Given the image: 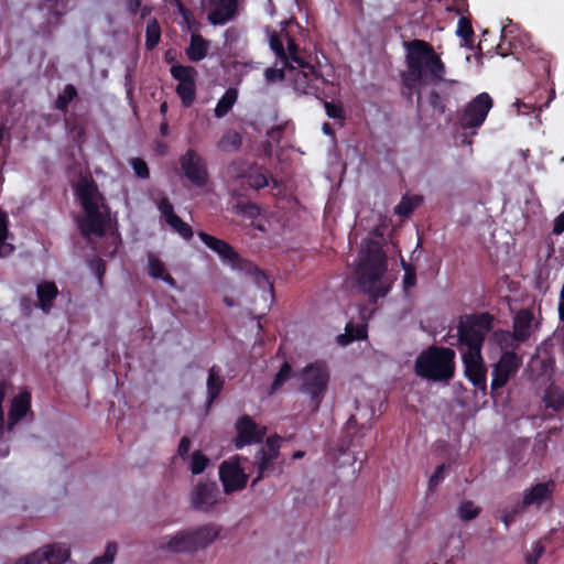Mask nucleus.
I'll use <instances>...</instances> for the list:
<instances>
[{"instance_id": "obj_64", "label": "nucleus", "mask_w": 564, "mask_h": 564, "mask_svg": "<svg viewBox=\"0 0 564 564\" xmlns=\"http://www.w3.org/2000/svg\"><path fill=\"white\" fill-rule=\"evenodd\" d=\"M225 303L228 305V306H232L234 303L231 300H229L228 297L225 299Z\"/></svg>"}, {"instance_id": "obj_31", "label": "nucleus", "mask_w": 564, "mask_h": 564, "mask_svg": "<svg viewBox=\"0 0 564 564\" xmlns=\"http://www.w3.org/2000/svg\"><path fill=\"white\" fill-rule=\"evenodd\" d=\"M241 144V139L239 133L236 131L229 130L224 133L220 140L217 143L219 150L224 152H231L237 150Z\"/></svg>"}, {"instance_id": "obj_4", "label": "nucleus", "mask_w": 564, "mask_h": 564, "mask_svg": "<svg viewBox=\"0 0 564 564\" xmlns=\"http://www.w3.org/2000/svg\"><path fill=\"white\" fill-rule=\"evenodd\" d=\"M75 194L85 212V217L79 220L82 234L86 237L102 236L109 212L93 178L82 177L75 186Z\"/></svg>"}, {"instance_id": "obj_1", "label": "nucleus", "mask_w": 564, "mask_h": 564, "mask_svg": "<svg viewBox=\"0 0 564 564\" xmlns=\"http://www.w3.org/2000/svg\"><path fill=\"white\" fill-rule=\"evenodd\" d=\"M386 272L387 258L380 243L366 239L361 243L355 275L359 289L370 300H377L389 292L391 281Z\"/></svg>"}, {"instance_id": "obj_30", "label": "nucleus", "mask_w": 564, "mask_h": 564, "mask_svg": "<svg viewBox=\"0 0 564 564\" xmlns=\"http://www.w3.org/2000/svg\"><path fill=\"white\" fill-rule=\"evenodd\" d=\"M237 97L238 94L236 89H227L215 107V116L217 118L225 117L235 105Z\"/></svg>"}, {"instance_id": "obj_61", "label": "nucleus", "mask_w": 564, "mask_h": 564, "mask_svg": "<svg viewBox=\"0 0 564 564\" xmlns=\"http://www.w3.org/2000/svg\"><path fill=\"white\" fill-rule=\"evenodd\" d=\"M160 111H161L162 115L166 113V111H167V104L165 101L161 104Z\"/></svg>"}, {"instance_id": "obj_15", "label": "nucleus", "mask_w": 564, "mask_h": 564, "mask_svg": "<svg viewBox=\"0 0 564 564\" xmlns=\"http://www.w3.org/2000/svg\"><path fill=\"white\" fill-rule=\"evenodd\" d=\"M236 430L235 446L237 448L258 443L265 435V429L257 425L249 416L240 417L236 423Z\"/></svg>"}, {"instance_id": "obj_43", "label": "nucleus", "mask_w": 564, "mask_h": 564, "mask_svg": "<svg viewBox=\"0 0 564 564\" xmlns=\"http://www.w3.org/2000/svg\"><path fill=\"white\" fill-rule=\"evenodd\" d=\"M429 105L440 113H444L446 109L445 100L436 93L431 91L427 98Z\"/></svg>"}, {"instance_id": "obj_54", "label": "nucleus", "mask_w": 564, "mask_h": 564, "mask_svg": "<svg viewBox=\"0 0 564 564\" xmlns=\"http://www.w3.org/2000/svg\"><path fill=\"white\" fill-rule=\"evenodd\" d=\"M558 316H560L561 321H564V285L562 286V290L560 293Z\"/></svg>"}, {"instance_id": "obj_49", "label": "nucleus", "mask_w": 564, "mask_h": 564, "mask_svg": "<svg viewBox=\"0 0 564 564\" xmlns=\"http://www.w3.org/2000/svg\"><path fill=\"white\" fill-rule=\"evenodd\" d=\"M324 108L329 118H334V119L343 118V109L340 106L335 105L333 102L325 101Z\"/></svg>"}, {"instance_id": "obj_50", "label": "nucleus", "mask_w": 564, "mask_h": 564, "mask_svg": "<svg viewBox=\"0 0 564 564\" xmlns=\"http://www.w3.org/2000/svg\"><path fill=\"white\" fill-rule=\"evenodd\" d=\"M552 232L554 235H561L564 232V212H562L553 221Z\"/></svg>"}, {"instance_id": "obj_7", "label": "nucleus", "mask_w": 564, "mask_h": 564, "mask_svg": "<svg viewBox=\"0 0 564 564\" xmlns=\"http://www.w3.org/2000/svg\"><path fill=\"white\" fill-rule=\"evenodd\" d=\"M300 390L308 395L316 410L322 402L329 382V371L325 362L315 361L303 368L300 375Z\"/></svg>"}, {"instance_id": "obj_29", "label": "nucleus", "mask_w": 564, "mask_h": 564, "mask_svg": "<svg viewBox=\"0 0 564 564\" xmlns=\"http://www.w3.org/2000/svg\"><path fill=\"white\" fill-rule=\"evenodd\" d=\"M543 402L546 408L560 411L564 408V390L556 386H551L544 393Z\"/></svg>"}, {"instance_id": "obj_34", "label": "nucleus", "mask_w": 564, "mask_h": 564, "mask_svg": "<svg viewBox=\"0 0 564 564\" xmlns=\"http://www.w3.org/2000/svg\"><path fill=\"white\" fill-rule=\"evenodd\" d=\"M422 199L419 196L403 197L401 202L394 207V213L399 216H408L412 210L421 204Z\"/></svg>"}, {"instance_id": "obj_23", "label": "nucleus", "mask_w": 564, "mask_h": 564, "mask_svg": "<svg viewBox=\"0 0 564 564\" xmlns=\"http://www.w3.org/2000/svg\"><path fill=\"white\" fill-rule=\"evenodd\" d=\"M148 274L156 280L164 281L169 286L175 288L176 282L167 272L165 263L154 253H149L147 259Z\"/></svg>"}, {"instance_id": "obj_36", "label": "nucleus", "mask_w": 564, "mask_h": 564, "mask_svg": "<svg viewBox=\"0 0 564 564\" xmlns=\"http://www.w3.org/2000/svg\"><path fill=\"white\" fill-rule=\"evenodd\" d=\"M77 96V90L73 85H66L62 94L55 100V107L58 110H65L68 104Z\"/></svg>"}, {"instance_id": "obj_63", "label": "nucleus", "mask_w": 564, "mask_h": 564, "mask_svg": "<svg viewBox=\"0 0 564 564\" xmlns=\"http://www.w3.org/2000/svg\"><path fill=\"white\" fill-rule=\"evenodd\" d=\"M304 453L303 452H296L293 454V458L297 459V458H301L303 457Z\"/></svg>"}, {"instance_id": "obj_59", "label": "nucleus", "mask_w": 564, "mask_h": 564, "mask_svg": "<svg viewBox=\"0 0 564 564\" xmlns=\"http://www.w3.org/2000/svg\"><path fill=\"white\" fill-rule=\"evenodd\" d=\"M246 210L250 216L259 215V208L256 205H248L246 207Z\"/></svg>"}, {"instance_id": "obj_57", "label": "nucleus", "mask_w": 564, "mask_h": 564, "mask_svg": "<svg viewBox=\"0 0 564 564\" xmlns=\"http://www.w3.org/2000/svg\"><path fill=\"white\" fill-rule=\"evenodd\" d=\"M141 6L140 0H129L128 8L131 12H135Z\"/></svg>"}, {"instance_id": "obj_18", "label": "nucleus", "mask_w": 564, "mask_h": 564, "mask_svg": "<svg viewBox=\"0 0 564 564\" xmlns=\"http://www.w3.org/2000/svg\"><path fill=\"white\" fill-rule=\"evenodd\" d=\"M280 437H269L267 440V449H262L260 452V455L258 457L257 462V471L258 475L254 478L252 485L261 480L265 474V471L269 469V466L272 460H274L278 457L279 454V447H280Z\"/></svg>"}, {"instance_id": "obj_33", "label": "nucleus", "mask_w": 564, "mask_h": 564, "mask_svg": "<svg viewBox=\"0 0 564 564\" xmlns=\"http://www.w3.org/2000/svg\"><path fill=\"white\" fill-rule=\"evenodd\" d=\"M147 39L145 46L148 50H152L160 41L161 30L155 19H150L147 23Z\"/></svg>"}, {"instance_id": "obj_48", "label": "nucleus", "mask_w": 564, "mask_h": 564, "mask_svg": "<svg viewBox=\"0 0 564 564\" xmlns=\"http://www.w3.org/2000/svg\"><path fill=\"white\" fill-rule=\"evenodd\" d=\"M444 469H445L444 465L437 466V468L434 470V473L430 477L429 488L431 490L434 489L436 486H438V484L443 480V478H444Z\"/></svg>"}, {"instance_id": "obj_39", "label": "nucleus", "mask_w": 564, "mask_h": 564, "mask_svg": "<svg viewBox=\"0 0 564 564\" xmlns=\"http://www.w3.org/2000/svg\"><path fill=\"white\" fill-rule=\"evenodd\" d=\"M480 509L471 501H464L458 507V514L462 520L469 521L479 514Z\"/></svg>"}, {"instance_id": "obj_9", "label": "nucleus", "mask_w": 564, "mask_h": 564, "mask_svg": "<svg viewBox=\"0 0 564 564\" xmlns=\"http://www.w3.org/2000/svg\"><path fill=\"white\" fill-rule=\"evenodd\" d=\"M492 108V99L487 93L477 95L468 102L460 117V126L464 129L480 127Z\"/></svg>"}, {"instance_id": "obj_13", "label": "nucleus", "mask_w": 564, "mask_h": 564, "mask_svg": "<svg viewBox=\"0 0 564 564\" xmlns=\"http://www.w3.org/2000/svg\"><path fill=\"white\" fill-rule=\"evenodd\" d=\"M219 476L226 492L242 489L248 479L245 468L240 466L238 457L224 462L219 468Z\"/></svg>"}, {"instance_id": "obj_3", "label": "nucleus", "mask_w": 564, "mask_h": 564, "mask_svg": "<svg viewBox=\"0 0 564 564\" xmlns=\"http://www.w3.org/2000/svg\"><path fill=\"white\" fill-rule=\"evenodd\" d=\"M406 70L402 79L408 88H414L424 78L432 82L444 80L445 65L433 47L421 40H414L408 45Z\"/></svg>"}, {"instance_id": "obj_55", "label": "nucleus", "mask_w": 564, "mask_h": 564, "mask_svg": "<svg viewBox=\"0 0 564 564\" xmlns=\"http://www.w3.org/2000/svg\"><path fill=\"white\" fill-rule=\"evenodd\" d=\"M172 2L177 7L178 12L187 20L189 12L185 9L181 0H172Z\"/></svg>"}, {"instance_id": "obj_28", "label": "nucleus", "mask_w": 564, "mask_h": 564, "mask_svg": "<svg viewBox=\"0 0 564 564\" xmlns=\"http://www.w3.org/2000/svg\"><path fill=\"white\" fill-rule=\"evenodd\" d=\"M11 240L12 236L8 231V217L0 210V258L8 257L14 250Z\"/></svg>"}, {"instance_id": "obj_20", "label": "nucleus", "mask_w": 564, "mask_h": 564, "mask_svg": "<svg viewBox=\"0 0 564 564\" xmlns=\"http://www.w3.org/2000/svg\"><path fill=\"white\" fill-rule=\"evenodd\" d=\"M554 486L555 484L553 480L534 485L531 489L523 494V507L533 505L541 506L544 501L551 498Z\"/></svg>"}, {"instance_id": "obj_41", "label": "nucleus", "mask_w": 564, "mask_h": 564, "mask_svg": "<svg viewBox=\"0 0 564 564\" xmlns=\"http://www.w3.org/2000/svg\"><path fill=\"white\" fill-rule=\"evenodd\" d=\"M544 553V546L540 541L532 544L531 552L525 557V564H538Z\"/></svg>"}, {"instance_id": "obj_40", "label": "nucleus", "mask_w": 564, "mask_h": 564, "mask_svg": "<svg viewBox=\"0 0 564 564\" xmlns=\"http://www.w3.org/2000/svg\"><path fill=\"white\" fill-rule=\"evenodd\" d=\"M291 376V366L288 362H284L276 373L270 393L275 392L286 380H289Z\"/></svg>"}, {"instance_id": "obj_52", "label": "nucleus", "mask_w": 564, "mask_h": 564, "mask_svg": "<svg viewBox=\"0 0 564 564\" xmlns=\"http://www.w3.org/2000/svg\"><path fill=\"white\" fill-rule=\"evenodd\" d=\"M514 106L517 107L518 113H528L533 108L531 104L522 102L520 100H517Z\"/></svg>"}, {"instance_id": "obj_21", "label": "nucleus", "mask_w": 564, "mask_h": 564, "mask_svg": "<svg viewBox=\"0 0 564 564\" xmlns=\"http://www.w3.org/2000/svg\"><path fill=\"white\" fill-rule=\"evenodd\" d=\"M200 240L213 251H215L223 261L228 262L231 265L236 264L237 254L232 248L224 240L217 239L208 234L199 232Z\"/></svg>"}, {"instance_id": "obj_2", "label": "nucleus", "mask_w": 564, "mask_h": 564, "mask_svg": "<svg viewBox=\"0 0 564 564\" xmlns=\"http://www.w3.org/2000/svg\"><path fill=\"white\" fill-rule=\"evenodd\" d=\"M487 326L486 317H467L458 326V341L465 373L470 382L481 391L487 388V369L481 357Z\"/></svg>"}, {"instance_id": "obj_38", "label": "nucleus", "mask_w": 564, "mask_h": 564, "mask_svg": "<svg viewBox=\"0 0 564 564\" xmlns=\"http://www.w3.org/2000/svg\"><path fill=\"white\" fill-rule=\"evenodd\" d=\"M209 459L202 452L196 451L193 453L191 457V471L193 475L202 474L206 466L208 465Z\"/></svg>"}, {"instance_id": "obj_45", "label": "nucleus", "mask_w": 564, "mask_h": 564, "mask_svg": "<svg viewBox=\"0 0 564 564\" xmlns=\"http://www.w3.org/2000/svg\"><path fill=\"white\" fill-rule=\"evenodd\" d=\"M42 549L34 551L18 560L17 564H42L43 561Z\"/></svg>"}, {"instance_id": "obj_62", "label": "nucleus", "mask_w": 564, "mask_h": 564, "mask_svg": "<svg viewBox=\"0 0 564 564\" xmlns=\"http://www.w3.org/2000/svg\"><path fill=\"white\" fill-rule=\"evenodd\" d=\"M161 131H162V133H163V134H166V133H167V123H163V124L161 126Z\"/></svg>"}, {"instance_id": "obj_14", "label": "nucleus", "mask_w": 564, "mask_h": 564, "mask_svg": "<svg viewBox=\"0 0 564 564\" xmlns=\"http://www.w3.org/2000/svg\"><path fill=\"white\" fill-rule=\"evenodd\" d=\"M219 490L215 482H199L191 494L192 507L208 512L219 502Z\"/></svg>"}, {"instance_id": "obj_53", "label": "nucleus", "mask_w": 564, "mask_h": 564, "mask_svg": "<svg viewBox=\"0 0 564 564\" xmlns=\"http://www.w3.org/2000/svg\"><path fill=\"white\" fill-rule=\"evenodd\" d=\"M6 394V387L3 383H0V432L3 427V410H2V402Z\"/></svg>"}, {"instance_id": "obj_60", "label": "nucleus", "mask_w": 564, "mask_h": 564, "mask_svg": "<svg viewBox=\"0 0 564 564\" xmlns=\"http://www.w3.org/2000/svg\"><path fill=\"white\" fill-rule=\"evenodd\" d=\"M323 132L327 135H332V129H330V126L328 123H324L323 124Z\"/></svg>"}, {"instance_id": "obj_56", "label": "nucleus", "mask_w": 564, "mask_h": 564, "mask_svg": "<svg viewBox=\"0 0 564 564\" xmlns=\"http://www.w3.org/2000/svg\"><path fill=\"white\" fill-rule=\"evenodd\" d=\"M404 284H405V288H411L414 285L415 283V276L413 274H410V273H406L404 275V280H403Z\"/></svg>"}, {"instance_id": "obj_32", "label": "nucleus", "mask_w": 564, "mask_h": 564, "mask_svg": "<svg viewBox=\"0 0 564 564\" xmlns=\"http://www.w3.org/2000/svg\"><path fill=\"white\" fill-rule=\"evenodd\" d=\"M223 380L219 370L216 367H212L207 379V392L210 401L219 394Z\"/></svg>"}, {"instance_id": "obj_46", "label": "nucleus", "mask_w": 564, "mask_h": 564, "mask_svg": "<svg viewBox=\"0 0 564 564\" xmlns=\"http://www.w3.org/2000/svg\"><path fill=\"white\" fill-rule=\"evenodd\" d=\"M158 208L164 216L166 223L169 221V219H172V216H176V214L174 213L173 205L165 197L158 203Z\"/></svg>"}, {"instance_id": "obj_27", "label": "nucleus", "mask_w": 564, "mask_h": 564, "mask_svg": "<svg viewBox=\"0 0 564 564\" xmlns=\"http://www.w3.org/2000/svg\"><path fill=\"white\" fill-rule=\"evenodd\" d=\"M209 42L199 34H192L189 46L186 48V55L192 62H199L207 55Z\"/></svg>"}, {"instance_id": "obj_25", "label": "nucleus", "mask_w": 564, "mask_h": 564, "mask_svg": "<svg viewBox=\"0 0 564 564\" xmlns=\"http://www.w3.org/2000/svg\"><path fill=\"white\" fill-rule=\"evenodd\" d=\"M42 549L43 561L48 564H64L69 558V547L63 543H53Z\"/></svg>"}, {"instance_id": "obj_11", "label": "nucleus", "mask_w": 564, "mask_h": 564, "mask_svg": "<svg viewBox=\"0 0 564 564\" xmlns=\"http://www.w3.org/2000/svg\"><path fill=\"white\" fill-rule=\"evenodd\" d=\"M180 165L184 175L192 184L198 187H203L206 185L208 181V172L206 169L205 161L197 153V151L188 149L180 158Z\"/></svg>"}, {"instance_id": "obj_47", "label": "nucleus", "mask_w": 564, "mask_h": 564, "mask_svg": "<svg viewBox=\"0 0 564 564\" xmlns=\"http://www.w3.org/2000/svg\"><path fill=\"white\" fill-rule=\"evenodd\" d=\"M457 35L468 39L473 35V29L469 21L465 18H460L457 25Z\"/></svg>"}, {"instance_id": "obj_24", "label": "nucleus", "mask_w": 564, "mask_h": 564, "mask_svg": "<svg viewBox=\"0 0 564 564\" xmlns=\"http://www.w3.org/2000/svg\"><path fill=\"white\" fill-rule=\"evenodd\" d=\"M532 321L533 315L529 311L522 310L517 313L513 321V336L517 340L524 341L531 336Z\"/></svg>"}, {"instance_id": "obj_35", "label": "nucleus", "mask_w": 564, "mask_h": 564, "mask_svg": "<svg viewBox=\"0 0 564 564\" xmlns=\"http://www.w3.org/2000/svg\"><path fill=\"white\" fill-rule=\"evenodd\" d=\"M366 337V328L365 326H357L356 328L348 324L346 326V334L338 336V341L341 345H347L349 341L355 339H361Z\"/></svg>"}, {"instance_id": "obj_37", "label": "nucleus", "mask_w": 564, "mask_h": 564, "mask_svg": "<svg viewBox=\"0 0 564 564\" xmlns=\"http://www.w3.org/2000/svg\"><path fill=\"white\" fill-rule=\"evenodd\" d=\"M167 224L184 239L188 240L193 236L191 227L184 223L177 215L172 216Z\"/></svg>"}, {"instance_id": "obj_12", "label": "nucleus", "mask_w": 564, "mask_h": 564, "mask_svg": "<svg viewBox=\"0 0 564 564\" xmlns=\"http://www.w3.org/2000/svg\"><path fill=\"white\" fill-rule=\"evenodd\" d=\"M521 364V359L514 352H503L492 367L491 390L494 391L505 387L509 379L517 373Z\"/></svg>"}, {"instance_id": "obj_6", "label": "nucleus", "mask_w": 564, "mask_h": 564, "mask_svg": "<svg viewBox=\"0 0 564 564\" xmlns=\"http://www.w3.org/2000/svg\"><path fill=\"white\" fill-rule=\"evenodd\" d=\"M291 65L289 66L288 85L300 95H317L323 78L316 72L314 66L305 62L300 56V50L293 42L290 46Z\"/></svg>"}, {"instance_id": "obj_8", "label": "nucleus", "mask_w": 564, "mask_h": 564, "mask_svg": "<svg viewBox=\"0 0 564 564\" xmlns=\"http://www.w3.org/2000/svg\"><path fill=\"white\" fill-rule=\"evenodd\" d=\"M269 44L276 56L273 67H269L264 72L265 80L270 84L284 80L288 84L289 66L291 65L290 46L293 40L284 30L279 33L269 34Z\"/></svg>"}, {"instance_id": "obj_51", "label": "nucleus", "mask_w": 564, "mask_h": 564, "mask_svg": "<svg viewBox=\"0 0 564 564\" xmlns=\"http://www.w3.org/2000/svg\"><path fill=\"white\" fill-rule=\"evenodd\" d=\"M189 447H191V441L188 437H183L178 444V455L181 457H185V455H187L188 451H189Z\"/></svg>"}, {"instance_id": "obj_5", "label": "nucleus", "mask_w": 564, "mask_h": 564, "mask_svg": "<svg viewBox=\"0 0 564 564\" xmlns=\"http://www.w3.org/2000/svg\"><path fill=\"white\" fill-rule=\"evenodd\" d=\"M455 351L446 347H430L415 361L417 376L433 381H448L455 369Z\"/></svg>"}, {"instance_id": "obj_17", "label": "nucleus", "mask_w": 564, "mask_h": 564, "mask_svg": "<svg viewBox=\"0 0 564 564\" xmlns=\"http://www.w3.org/2000/svg\"><path fill=\"white\" fill-rule=\"evenodd\" d=\"M227 173L236 178L247 177L249 186L256 189L263 188L269 184L268 177L262 172L251 169H248L247 172V166L242 162H234L228 166Z\"/></svg>"}, {"instance_id": "obj_10", "label": "nucleus", "mask_w": 564, "mask_h": 564, "mask_svg": "<svg viewBox=\"0 0 564 564\" xmlns=\"http://www.w3.org/2000/svg\"><path fill=\"white\" fill-rule=\"evenodd\" d=\"M171 75L178 82L176 93L181 97L183 105L189 107L196 96V69L192 66L176 64L171 67Z\"/></svg>"}, {"instance_id": "obj_44", "label": "nucleus", "mask_w": 564, "mask_h": 564, "mask_svg": "<svg viewBox=\"0 0 564 564\" xmlns=\"http://www.w3.org/2000/svg\"><path fill=\"white\" fill-rule=\"evenodd\" d=\"M130 163H131V166H132L134 173L139 177H142V178L149 177V169H148L147 163L143 160H141L139 158H134V159H131Z\"/></svg>"}, {"instance_id": "obj_26", "label": "nucleus", "mask_w": 564, "mask_h": 564, "mask_svg": "<svg viewBox=\"0 0 564 564\" xmlns=\"http://www.w3.org/2000/svg\"><path fill=\"white\" fill-rule=\"evenodd\" d=\"M36 293L39 307L44 313H48L52 307L53 300H55L58 294L57 286L53 282H42L37 284Z\"/></svg>"}, {"instance_id": "obj_42", "label": "nucleus", "mask_w": 564, "mask_h": 564, "mask_svg": "<svg viewBox=\"0 0 564 564\" xmlns=\"http://www.w3.org/2000/svg\"><path fill=\"white\" fill-rule=\"evenodd\" d=\"M117 553V546L115 544H108L105 554L96 557L89 564H111Z\"/></svg>"}, {"instance_id": "obj_19", "label": "nucleus", "mask_w": 564, "mask_h": 564, "mask_svg": "<svg viewBox=\"0 0 564 564\" xmlns=\"http://www.w3.org/2000/svg\"><path fill=\"white\" fill-rule=\"evenodd\" d=\"M160 549L171 553L194 552L187 530H181L160 540Z\"/></svg>"}, {"instance_id": "obj_16", "label": "nucleus", "mask_w": 564, "mask_h": 564, "mask_svg": "<svg viewBox=\"0 0 564 564\" xmlns=\"http://www.w3.org/2000/svg\"><path fill=\"white\" fill-rule=\"evenodd\" d=\"M191 544L194 552L208 547L219 535V528L216 524H203L187 528Z\"/></svg>"}, {"instance_id": "obj_58", "label": "nucleus", "mask_w": 564, "mask_h": 564, "mask_svg": "<svg viewBox=\"0 0 564 564\" xmlns=\"http://www.w3.org/2000/svg\"><path fill=\"white\" fill-rule=\"evenodd\" d=\"M513 517H514V513L513 514L506 513L501 517V520L505 523L506 528H508L511 524V522L513 521Z\"/></svg>"}, {"instance_id": "obj_22", "label": "nucleus", "mask_w": 564, "mask_h": 564, "mask_svg": "<svg viewBox=\"0 0 564 564\" xmlns=\"http://www.w3.org/2000/svg\"><path fill=\"white\" fill-rule=\"evenodd\" d=\"M31 402V394L28 391L20 392L13 398L9 411L8 427L11 430L29 411Z\"/></svg>"}]
</instances>
